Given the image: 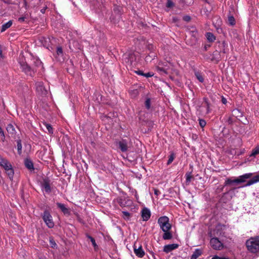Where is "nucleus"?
Masks as SVG:
<instances>
[{"instance_id":"473e14b6","label":"nucleus","mask_w":259,"mask_h":259,"mask_svg":"<svg viewBox=\"0 0 259 259\" xmlns=\"http://www.w3.org/2000/svg\"><path fill=\"white\" fill-rule=\"evenodd\" d=\"M44 125H45V126H46V128L47 129L49 134H52L53 133V127H52L51 124L47 123H45Z\"/></svg>"},{"instance_id":"7c9ffc66","label":"nucleus","mask_w":259,"mask_h":259,"mask_svg":"<svg viewBox=\"0 0 259 259\" xmlns=\"http://www.w3.org/2000/svg\"><path fill=\"white\" fill-rule=\"evenodd\" d=\"M175 158V155L174 153L171 152L168 157V160L167 162V165H169L174 160Z\"/></svg>"},{"instance_id":"9d476101","label":"nucleus","mask_w":259,"mask_h":259,"mask_svg":"<svg viewBox=\"0 0 259 259\" xmlns=\"http://www.w3.org/2000/svg\"><path fill=\"white\" fill-rule=\"evenodd\" d=\"M33 68H35L36 71L44 68L42 62L37 58H33Z\"/></svg>"},{"instance_id":"bb28decb","label":"nucleus","mask_w":259,"mask_h":259,"mask_svg":"<svg viewBox=\"0 0 259 259\" xmlns=\"http://www.w3.org/2000/svg\"><path fill=\"white\" fill-rule=\"evenodd\" d=\"M195 75L197 79L200 82H203L204 81L203 76L202 74L198 71L195 72Z\"/></svg>"},{"instance_id":"aec40b11","label":"nucleus","mask_w":259,"mask_h":259,"mask_svg":"<svg viewBox=\"0 0 259 259\" xmlns=\"http://www.w3.org/2000/svg\"><path fill=\"white\" fill-rule=\"evenodd\" d=\"M202 254V250L200 249H196L191 256L190 259H197Z\"/></svg>"},{"instance_id":"c9c22d12","label":"nucleus","mask_w":259,"mask_h":259,"mask_svg":"<svg viewBox=\"0 0 259 259\" xmlns=\"http://www.w3.org/2000/svg\"><path fill=\"white\" fill-rule=\"evenodd\" d=\"M50 244L51 245V247L52 248H56L57 246V244L56 243L55 240L52 238H50Z\"/></svg>"},{"instance_id":"8fccbe9b","label":"nucleus","mask_w":259,"mask_h":259,"mask_svg":"<svg viewBox=\"0 0 259 259\" xmlns=\"http://www.w3.org/2000/svg\"><path fill=\"white\" fill-rule=\"evenodd\" d=\"M184 19L186 21H189L190 20V17L189 16H187L184 18Z\"/></svg>"},{"instance_id":"6e6552de","label":"nucleus","mask_w":259,"mask_h":259,"mask_svg":"<svg viewBox=\"0 0 259 259\" xmlns=\"http://www.w3.org/2000/svg\"><path fill=\"white\" fill-rule=\"evenodd\" d=\"M252 176V173H246L243 175L240 176L238 178L236 179V184L244 183L246 181V179L250 178Z\"/></svg>"},{"instance_id":"c85d7f7f","label":"nucleus","mask_w":259,"mask_h":259,"mask_svg":"<svg viewBox=\"0 0 259 259\" xmlns=\"http://www.w3.org/2000/svg\"><path fill=\"white\" fill-rule=\"evenodd\" d=\"M228 20L229 24L231 26H233L236 24L235 19L233 16H229Z\"/></svg>"},{"instance_id":"f8f14e48","label":"nucleus","mask_w":259,"mask_h":259,"mask_svg":"<svg viewBox=\"0 0 259 259\" xmlns=\"http://www.w3.org/2000/svg\"><path fill=\"white\" fill-rule=\"evenodd\" d=\"M179 244H171L165 245L163 247V251L165 253H169L173 250L178 248Z\"/></svg>"},{"instance_id":"49530a36","label":"nucleus","mask_w":259,"mask_h":259,"mask_svg":"<svg viewBox=\"0 0 259 259\" xmlns=\"http://www.w3.org/2000/svg\"><path fill=\"white\" fill-rule=\"evenodd\" d=\"M0 136H2L3 137V141H4L5 137V135H4V132L3 130V129L1 127H0Z\"/></svg>"},{"instance_id":"4d7b16f0","label":"nucleus","mask_w":259,"mask_h":259,"mask_svg":"<svg viewBox=\"0 0 259 259\" xmlns=\"http://www.w3.org/2000/svg\"><path fill=\"white\" fill-rule=\"evenodd\" d=\"M222 45H223V47H225L226 44L224 42H223Z\"/></svg>"},{"instance_id":"a211bd4d","label":"nucleus","mask_w":259,"mask_h":259,"mask_svg":"<svg viewBox=\"0 0 259 259\" xmlns=\"http://www.w3.org/2000/svg\"><path fill=\"white\" fill-rule=\"evenodd\" d=\"M57 205L58 208H59L61 211L63 212L64 214H69L70 211L69 209L66 207L65 204L61 203H57Z\"/></svg>"},{"instance_id":"de8ad7c7","label":"nucleus","mask_w":259,"mask_h":259,"mask_svg":"<svg viewBox=\"0 0 259 259\" xmlns=\"http://www.w3.org/2000/svg\"><path fill=\"white\" fill-rule=\"evenodd\" d=\"M135 72L138 74V75H142V76H143L144 75V73L141 70H138L137 71H136Z\"/></svg>"},{"instance_id":"4c0bfd02","label":"nucleus","mask_w":259,"mask_h":259,"mask_svg":"<svg viewBox=\"0 0 259 259\" xmlns=\"http://www.w3.org/2000/svg\"><path fill=\"white\" fill-rule=\"evenodd\" d=\"M56 53L58 56L63 55V49L61 47H58L57 48Z\"/></svg>"},{"instance_id":"a19ab883","label":"nucleus","mask_w":259,"mask_h":259,"mask_svg":"<svg viewBox=\"0 0 259 259\" xmlns=\"http://www.w3.org/2000/svg\"><path fill=\"white\" fill-rule=\"evenodd\" d=\"M189 32H190V34L192 36H193L195 38H196L197 37V31L195 29L190 31Z\"/></svg>"},{"instance_id":"bf43d9fd","label":"nucleus","mask_w":259,"mask_h":259,"mask_svg":"<svg viewBox=\"0 0 259 259\" xmlns=\"http://www.w3.org/2000/svg\"><path fill=\"white\" fill-rule=\"evenodd\" d=\"M211 259H216L215 257V256L214 257H213Z\"/></svg>"},{"instance_id":"79ce46f5","label":"nucleus","mask_w":259,"mask_h":259,"mask_svg":"<svg viewBox=\"0 0 259 259\" xmlns=\"http://www.w3.org/2000/svg\"><path fill=\"white\" fill-rule=\"evenodd\" d=\"M166 5L167 8H171L174 6V3L171 0H167Z\"/></svg>"},{"instance_id":"f3484780","label":"nucleus","mask_w":259,"mask_h":259,"mask_svg":"<svg viewBox=\"0 0 259 259\" xmlns=\"http://www.w3.org/2000/svg\"><path fill=\"white\" fill-rule=\"evenodd\" d=\"M128 200H126L125 197H120L117 198V202L119 205L122 207H125L128 205Z\"/></svg>"},{"instance_id":"7ed1b4c3","label":"nucleus","mask_w":259,"mask_h":259,"mask_svg":"<svg viewBox=\"0 0 259 259\" xmlns=\"http://www.w3.org/2000/svg\"><path fill=\"white\" fill-rule=\"evenodd\" d=\"M21 69L26 75L33 76L36 72V69L31 67L25 62H20Z\"/></svg>"},{"instance_id":"09e8293b","label":"nucleus","mask_w":259,"mask_h":259,"mask_svg":"<svg viewBox=\"0 0 259 259\" xmlns=\"http://www.w3.org/2000/svg\"><path fill=\"white\" fill-rule=\"evenodd\" d=\"M160 193V191L157 189H154V194L156 195H158Z\"/></svg>"},{"instance_id":"58836bf2","label":"nucleus","mask_w":259,"mask_h":259,"mask_svg":"<svg viewBox=\"0 0 259 259\" xmlns=\"http://www.w3.org/2000/svg\"><path fill=\"white\" fill-rule=\"evenodd\" d=\"M203 100L207 106V113H209V105H210V104L208 101V99L206 98H204Z\"/></svg>"},{"instance_id":"13d9d810","label":"nucleus","mask_w":259,"mask_h":259,"mask_svg":"<svg viewBox=\"0 0 259 259\" xmlns=\"http://www.w3.org/2000/svg\"><path fill=\"white\" fill-rule=\"evenodd\" d=\"M222 52H223V53H226V52H225V50H224L222 51Z\"/></svg>"},{"instance_id":"9b49d317","label":"nucleus","mask_w":259,"mask_h":259,"mask_svg":"<svg viewBox=\"0 0 259 259\" xmlns=\"http://www.w3.org/2000/svg\"><path fill=\"white\" fill-rule=\"evenodd\" d=\"M141 215L144 221H147L150 218L151 212L148 208H144L141 211Z\"/></svg>"},{"instance_id":"4be33fe9","label":"nucleus","mask_w":259,"mask_h":259,"mask_svg":"<svg viewBox=\"0 0 259 259\" xmlns=\"http://www.w3.org/2000/svg\"><path fill=\"white\" fill-rule=\"evenodd\" d=\"M164 234L162 236V238L164 240H170L172 238V234L169 231L163 232Z\"/></svg>"},{"instance_id":"2f4dec72","label":"nucleus","mask_w":259,"mask_h":259,"mask_svg":"<svg viewBox=\"0 0 259 259\" xmlns=\"http://www.w3.org/2000/svg\"><path fill=\"white\" fill-rule=\"evenodd\" d=\"M192 178V176L190 172L187 173L186 174V183L187 184H189L190 183L191 179Z\"/></svg>"},{"instance_id":"72a5a7b5","label":"nucleus","mask_w":259,"mask_h":259,"mask_svg":"<svg viewBox=\"0 0 259 259\" xmlns=\"http://www.w3.org/2000/svg\"><path fill=\"white\" fill-rule=\"evenodd\" d=\"M122 217L124 220H128L130 219V214L128 212L123 211H122Z\"/></svg>"},{"instance_id":"603ef678","label":"nucleus","mask_w":259,"mask_h":259,"mask_svg":"<svg viewBox=\"0 0 259 259\" xmlns=\"http://www.w3.org/2000/svg\"><path fill=\"white\" fill-rule=\"evenodd\" d=\"M216 259H228V258H226L225 257H219L218 256H215Z\"/></svg>"},{"instance_id":"0eeeda50","label":"nucleus","mask_w":259,"mask_h":259,"mask_svg":"<svg viewBox=\"0 0 259 259\" xmlns=\"http://www.w3.org/2000/svg\"><path fill=\"white\" fill-rule=\"evenodd\" d=\"M166 64H163L161 63H159L158 65L156 67V69L157 72H158L160 74H167V70L168 69V67H167V63H165Z\"/></svg>"},{"instance_id":"b1692460","label":"nucleus","mask_w":259,"mask_h":259,"mask_svg":"<svg viewBox=\"0 0 259 259\" xmlns=\"http://www.w3.org/2000/svg\"><path fill=\"white\" fill-rule=\"evenodd\" d=\"M205 36L207 40L209 42H213L215 40V36L211 32H207Z\"/></svg>"},{"instance_id":"f257e3e1","label":"nucleus","mask_w":259,"mask_h":259,"mask_svg":"<svg viewBox=\"0 0 259 259\" xmlns=\"http://www.w3.org/2000/svg\"><path fill=\"white\" fill-rule=\"evenodd\" d=\"M247 249L252 253L259 251V236L251 237L246 242Z\"/></svg>"},{"instance_id":"c03bdc74","label":"nucleus","mask_w":259,"mask_h":259,"mask_svg":"<svg viewBox=\"0 0 259 259\" xmlns=\"http://www.w3.org/2000/svg\"><path fill=\"white\" fill-rule=\"evenodd\" d=\"M153 75V74L152 73L148 72V73H144L143 76H145V77L148 78V77H152Z\"/></svg>"},{"instance_id":"ea45409f","label":"nucleus","mask_w":259,"mask_h":259,"mask_svg":"<svg viewBox=\"0 0 259 259\" xmlns=\"http://www.w3.org/2000/svg\"><path fill=\"white\" fill-rule=\"evenodd\" d=\"M199 123L200 126L201 127H203L205 126L206 123V121L204 119H199Z\"/></svg>"},{"instance_id":"864d4df0","label":"nucleus","mask_w":259,"mask_h":259,"mask_svg":"<svg viewBox=\"0 0 259 259\" xmlns=\"http://www.w3.org/2000/svg\"><path fill=\"white\" fill-rule=\"evenodd\" d=\"M3 57V54H2V47L0 46V59L2 58Z\"/></svg>"},{"instance_id":"5701e85b","label":"nucleus","mask_w":259,"mask_h":259,"mask_svg":"<svg viewBox=\"0 0 259 259\" xmlns=\"http://www.w3.org/2000/svg\"><path fill=\"white\" fill-rule=\"evenodd\" d=\"M5 170L10 179L12 180L13 178L14 172L12 165L10 166V167H8V169H6Z\"/></svg>"},{"instance_id":"c756f323","label":"nucleus","mask_w":259,"mask_h":259,"mask_svg":"<svg viewBox=\"0 0 259 259\" xmlns=\"http://www.w3.org/2000/svg\"><path fill=\"white\" fill-rule=\"evenodd\" d=\"M17 146L18 149V153L19 155L22 153V144L21 140H19L17 141Z\"/></svg>"},{"instance_id":"393cba45","label":"nucleus","mask_w":259,"mask_h":259,"mask_svg":"<svg viewBox=\"0 0 259 259\" xmlns=\"http://www.w3.org/2000/svg\"><path fill=\"white\" fill-rule=\"evenodd\" d=\"M86 236L88 239H89L90 240L95 249H96L97 248H98V246L97 243H96V241H95V239L89 234H87Z\"/></svg>"},{"instance_id":"cd10ccee","label":"nucleus","mask_w":259,"mask_h":259,"mask_svg":"<svg viewBox=\"0 0 259 259\" xmlns=\"http://www.w3.org/2000/svg\"><path fill=\"white\" fill-rule=\"evenodd\" d=\"M236 179L234 180H232L230 178L227 179L225 182L224 186L232 185L233 184H236Z\"/></svg>"},{"instance_id":"e433bc0d","label":"nucleus","mask_w":259,"mask_h":259,"mask_svg":"<svg viewBox=\"0 0 259 259\" xmlns=\"http://www.w3.org/2000/svg\"><path fill=\"white\" fill-rule=\"evenodd\" d=\"M7 130L9 133L13 134L15 131V128L13 125L9 124L7 127Z\"/></svg>"},{"instance_id":"f704fd0d","label":"nucleus","mask_w":259,"mask_h":259,"mask_svg":"<svg viewBox=\"0 0 259 259\" xmlns=\"http://www.w3.org/2000/svg\"><path fill=\"white\" fill-rule=\"evenodd\" d=\"M145 106L147 109H149L151 107V100L148 98L145 102Z\"/></svg>"},{"instance_id":"5fc2aeb1","label":"nucleus","mask_w":259,"mask_h":259,"mask_svg":"<svg viewBox=\"0 0 259 259\" xmlns=\"http://www.w3.org/2000/svg\"><path fill=\"white\" fill-rule=\"evenodd\" d=\"M222 103L224 104H225L227 103V100L224 98H222Z\"/></svg>"},{"instance_id":"20e7f679","label":"nucleus","mask_w":259,"mask_h":259,"mask_svg":"<svg viewBox=\"0 0 259 259\" xmlns=\"http://www.w3.org/2000/svg\"><path fill=\"white\" fill-rule=\"evenodd\" d=\"M41 216L44 222L48 228H52L54 227V223L53 218L48 210H45Z\"/></svg>"},{"instance_id":"ddd939ff","label":"nucleus","mask_w":259,"mask_h":259,"mask_svg":"<svg viewBox=\"0 0 259 259\" xmlns=\"http://www.w3.org/2000/svg\"><path fill=\"white\" fill-rule=\"evenodd\" d=\"M11 165V163L8 160L5 158H4L0 155V166L3 167L5 170L8 169V167H10Z\"/></svg>"},{"instance_id":"423d86ee","label":"nucleus","mask_w":259,"mask_h":259,"mask_svg":"<svg viewBox=\"0 0 259 259\" xmlns=\"http://www.w3.org/2000/svg\"><path fill=\"white\" fill-rule=\"evenodd\" d=\"M50 183L51 181L48 178H43L40 183L41 188L44 189L47 193H50L51 192Z\"/></svg>"},{"instance_id":"4468645a","label":"nucleus","mask_w":259,"mask_h":259,"mask_svg":"<svg viewBox=\"0 0 259 259\" xmlns=\"http://www.w3.org/2000/svg\"><path fill=\"white\" fill-rule=\"evenodd\" d=\"M258 182H259V175L253 177L243 187H248Z\"/></svg>"},{"instance_id":"412c9836","label":"nucleus","mask_w":259,"mask_h":259,"mask_svg":"<svg viewBox=\"0 0 259 259\" xmlns=\"http://www.w3.org/2000/svg\"><path fill=\"white\" fill-rule=\"evenodd\" d=\"M13 24L12 20H10L7 23L4 24L1 28V32H4L9 28H10Z\"/></svg>"},{"instance_id":"f03ea898","label":"nucleus","mask_w":259,"mask_h":259,"mask_svg":"<svg viewBox=\"0 0 259 259\" xmlns=\"http://www.w3.org/2000/svg\"><path fill=\"white\" fill-rule=\"evenodd\" d=\"M157 223L163 232L170 231L171 228V225L169 223V219L166 216L160 217L158 219Z\"/></svg>"},{"instance_id":"a18cd8bd","label":"nucleus","mask_w":259,"mask_h":259,"mask_svg":"<svg viewBox=\"0 0 259 259\" xmlns=\"http://www.w3.org/2000/svg\"><path fill=\"white\" fill-rule=\"evenodd\" d=\"M26 19V17H21L18 18V21L20 23H22L25 21V19Z\"/></svg>"},{"instance_id":"dca6fc26","label":"nucleus","mask_w":259,"mask_h":259,"mask_svg":"<svg viewBox=\"0 0 259 259\" xmlns=\"http://www.w3.org/2000/svg\"><path fill=\"white\" fill-rule=\"evenodd\" d=\"M227 228V226L226 225L218 224L216 227L217 234H219L220 235L223 236L224 235V233L223 232V231L225 230Z\"/></svg>"},{"instance_id":"37998d69","label":"nucleus","mask_w":259,"mask_h":259,"mask_svg":"<svg viewBox=\"0 0 259 259\" xmlns=\"http://www.w3.org/2000/svg\"><path fill=\"white\" fill-rule=\"evenodd\" d=\"M43 89L42 84L41 82H38L37 84L36 90H40L42 91V89Z\"/></svg>"},{"instance_id":"6ab92c4d","label":"nucleus","mask_w":259,"mask_h":259,"mask_svg":"<svg viewBox=\"0 0 259 259\" xmlns=\"http://www.w3.org/2000/svg\"><path fill=\"white\" fill-rule=\"evenodd\" d=\"M25 166L30 170H34L33 164L32 161L29 159H26L24 161Z\"/></svg>"},{"instance_id":"6e6d98bb","label":"nucleus","mask_w":259,"mask_h":259,"mask_svg":"<svg viewBox=\"0 0 259 259\" xmlns=\"http://www.w3.org/2000/svg\"><path fill=\"white\" fill-rule=\"evenodd\" d=\"M46 9L44 8L40 10V12L44 14L45 13Z\"/></svg>"},{"instance_id":"3c124183","label":"nucleus","mask_w":259,"mask_h":259,"mask_svg":"<svg viewBox=\"0 0 259 259\" xmlns=\"http://www.w3.org/2000/svg\"><path fill=\"white\" fill-rule=\"evenodd\" d=\"M134 191H135V196L136 199L138 200V199H139V196H138V195L137 194V192L136 190H135Z\"/></svg>"},{"instance_id":"39448f33","label":"nucleus","mask_w":259,"mask_h":259,"mask_svg":"<svg viewBox=\"0 0 259 259\" xmlns=\"http://www.w3.org/2000/svg\"><path fill=\"white\" fill-rule=\"evenodd\" d=\"M212 248L215 250H221L223 248V244L217 237L212 238L210 241Z\"/></svg>"},{"instance_id":"1a4fd4ad","label":"nucleus","mask_w":259,"mask_h":259,"mask_svg":"<svg viewBox=\"0 0 259 259\" xmlns=\"http://www.w3.org/2000/svg\"><path fill=\"white\" fill-rule=\"evenodd\" d=\"M134 251L136 256H138V257L142 258L145 255V251L143 249L142 246H140L138 248H137L136 244H134Z\"/></svg>"},{"instance_id":"2eb2a0df","label":"nucleus","mask_w":259,"mask_h":259,"mask_svg":"<svg viewBox=\"0 0 259 259\" xmlns=\"http://www.w3.org/2000/svg\"><path fill=\"white\" fill-rule=\"evenodd\" d=\"M119 147L122 152H126L127 150V143L125 140H122L118 143Z\"/></svg>"},{"instance_id":"a878e982","label":"nucleus","mask_w":259,"mask_h":259,"mask_svg":"<svg viewBox=\"0 0 259 259\" xmlns=\"http://www.w3.org/2000/svg\"><path fill=\"white\" fill-rule=\"evenodd\" d=\"M259 154V146H257L252 149L250 157H255L256 155Z\"/></svg>"}]
</instances>
